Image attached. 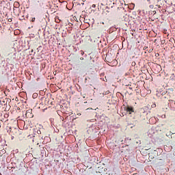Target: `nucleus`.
I'll return each mask as SVG.
<instances>
[{
	"label": "nucleus",
	"instance_id": "f257e3e1",
	"mask_svg": "<svg viewBox=\"0 0 175 175\" xmlns=\"http://www.w3.org/2000/svg\"><path fill=\"white\" fill-rule=\"evenodd\" d=\"M10 135H17L18 133V129L14 127H10L8 130Z\"/></svg>",
	"mask_w": 175,
	"mask_h": 175
},
{
	"label": "nucleus",
	"instance_id": "f03ea898",
	"mask_svg": "<svg viewBox=\"0 0 175 175\" xmlns=\"http://www.w3.org/2000/svg\"><path fill=\"white\" fill-rule=\"evenodd\" d=\"M166 91H167V95H168L170 98H172V96L174 95V88H168Z\"/></svg>",
	"mask_w": 175,
	"mask_h": 175
},
{
	"label": "nucleus",
	"instance_id": "7ed1b4c3",
	"mask_svg": "<svg viewBox=\"0 0 175 175\" xmlns=\"http://www.w3.org/2000/svg\"><path fill=\"white\" fill-rule=\"evenodd\" d=\"M125 110L127 111V113H129V114H132V113L135 112V110H133V107L129 105H127L125 107Z\"/></svg>",
	"mask_w": 175,
	"mask_h": 175
},
{
	"label": "nucleus",
	"instance_id": "20e7f679",
	"mask_svg": "<svg viewBox=\"0 0 175 175\" xmlns=\"http://www.w3.org/2000/svg\"><path fill=\"white\" fill-rule=\"evenodd\" d=\"M26 117L28 118H32V117H33V114H32V109L26 111Z\"/></svg>",
	"mask_w": 175,
	"mask_h": 175
},
{
	"label": "nucleus",
	"instance_id": "39448f33",
	"mask_svg": "<svg viewBox=\"0 0 175 175\" xmlns=\"http://www.w3.org/2000/svg\"><path fill=\"white\" fill-rule=\"evenodd\" d=\"M100 80H103V81L107 82V79L105 76V72L100 74Z\"/></svg>",
	"mask_w": 175,
	"mask_h": 175
},
{
	"label": "nucleus",
	"instance_id": "423d86ee",
	"mask_svg": "<svg viewBox=\"0 0 175 175\" xmlns=\"http://www.w3.org/2000/svg\"><path fill=\"white\" fill-rule=\"evenodd\" d=\"M167 94V91H161L160 92V94L163 96H165V94Z\"/></svg>",
	"mask_w": 175,
	"mask_h": 175
},
{
	"label": "nucleus",
	"instance_id": "0eeeda50",
	"mask_svg": "<svg viewBox=\"0 0 175 175\" xmlns=\"http://www.w3.org/2000/svg\"><path fill=\"white\" fill-rule=\"evenodd\" d=\"M153 51H154L153 49H150L148 50V53H152Z\"/></svg>",
	"mask_w": 175,
	"mask_h": 175
},
{
	"label": "nucleus",
	"instance_id": "6e6552de",
	"mask_svg": "<svg viewBox=\"0 0 175 175\" xmlns=\"http://www.w3.org/2000/svg\"><path fill=\"white\" fill-rule=\"evenodd\" d=\"M131 65H132V66H135L136 65V62H133L131 63Z\"/></svg>",
	"mask_w": 175,
	"mask_h": 175
},
{
	"label": "nucleus",
	"instance_id": "1a4fd4ad",
	"mask_svg": "<svg viewBox=\"0 0 175 175\" xmlns=\"http://www.w3.org/2000/svg\"><path fill=\"white\" fill-rule=\"evenodd\" d=\"M100 24H103V25H107V23L105 22H100Z\"/></svg>",
	"mask_w": 175,
	"mask_h": 175
},
{
	"label": "nucleus",
	"instance_id": "9d476101",
	"mask_svg": "<svg viewBox=\"0 0 175 175\" xmlns=\"http://www.w3.org/2000/svg\"><path fill=\"white\" fill-rule=\"evenodd\" d=\"M149 8H150V9H154V5H150L149 6Z\"/></svg>",
	"mask_w": 175,
	"mask_h": 175
},
{
	"label": "nucleus",
	"instance_id": "9b49d317",
	"mask_svg": "<svg viewBox=\"0 0 175 175\" xmlns=\"http://www.w3.org/2000/svg\"><path fill=\"white\" fill-rule=\"evenodd\" d=\"M0 103H1V105H3V103H5V101L0 100Z\"/></svg>",
	"mask_w": 175,
	"mask_h": 175
},
{
	"label": "nucleus",
	"instance_id": "f8f14e48",
	"mask_svg": "<svg viewBox=\"0 0 175 175\" xmlns=\"http://www.w3.org/2000/svg\"><path fill=\"white\" fill-rule=\"evenodd\" d=\"M92 8H96V5L95 4H93V5H92Z\"/></svg>",
	"mask_w": 175,
	"mask_h": 175
},
{
	"label": "nucleus",
	"instance_id": "ddd939ff",
	"mask_svg": "<svg viewBox=\"0 0 175 175\" xmlns=\"http://www.w3.org/2000/svg\"><path fill=\"white\" fill-rule=\"evenodd\" d=\"M35 20H36V18H33L31 19V21H32L33 23H34Z\"/></svg>",
	"mask_w": 175,
	"mask_h": 175
},
{
	"label": "nucleus",
	"instance_id": "4468645a",
	"mask_svg": "<svg viewBox=\"0 0 175 175\" xmlns=\"http://www.w3.org/2000/svg\"><path fill=\"white\" fill-rule=\"evenodd\" d=\"M9 23H12V18L8 19Z\"/></svg>",
	"mask_w": 175,
	"mask_h": 175
},
{
	"label": "nucleus",
	"instance_id": "2eb2a0df",
	"mask_svg": "<svg viewBox=\"0 0 175 175\" xmlns=\"http://www.w3.org/2000/svg\"><path fill=\"white\" fill-rule=\"evenodd\" d=\"M156 105L155 104H153L152 105V107H156Z\"/></svg>",
	"mask_w": 175,
	"mask_h": 175
},
{
	"label": "nucleus",
	"instance_id": "dca6fc26",
	"mask_svg": "<svg viewBox=\"0 0 175 175\" xmlns=\"http://www.w3.org/2000/svg\"><path fill=\"white\" fill-rule=\"evenodd\" d=\"M81 55H84V51H81Z\"/></svg>",
	"mask_w": 175,
	"mask_h": 175
},
{
	"label": "nucleus",
	"instance_id": "f3484780",
	"mask_svg": "<svg viewBox=\"0 0 175 175\" xmlns=\"http://www.w3.org/2000/svg\"><path fill=\"white\" fill-rule=\"evenodd\" d=\"M80 59H81V61H83V59H84V58L83 57H81Z\"/></svg>",
	"mask_w": 175,
	"mask_h": 175
},
{
	"label": "nucleus",
	"instance_id": "a211bd4d",
	"mask_svg": "<svg viewBox=\"0 0 175 175\" xmlns=\"http://www.w3.org/2000/svg\"><path fill=\"white\" fill-rule=\"evenodd\" d=\"M33 96H38V94H34L33 95Z\"/></svg>",
	"mask_w": 175,
	"mask_h": 175
},
{
	"label": "nucleus",
	"instance_id": "6ab92c4d",
	"mask_svg": "<svg viewBox=\"0 0 175 175\" xmlns=\"http://www.w3.org/2000/svg\"><path fill=\"white\" fill-rule=\"evenodd\" d=\"M166 98V96L161 97V99Z\"/></svg>",
	"mask_w": 175,
	"mask_h": 175
},
{
	"label": "nucleus",
	"instance_id": "aec40b11",
	"mask_svg": "<svg viewBox=\"0 0 175 175\" xmlns=\"http://www.w3.org/2000/svg\"><path fill=\"white\" fill-rule=\"evenodd\" d=\"M78 116H81V113H77Z\"/></svg>",
	"mask_w": 175,
	"mask_h": 175
},
{
	"label": "nucleus",
	"instance_id": "412c9836",
	"mask_svg": "<svg viewBox=\"0 0 175 175\" xmlns=\"http://www.w3.org/2000/svg\"><path fill=\"white\" fill-rule=\"evenodd\" d=\"M157 6H158V8H161V5H157Z\"/></svg>",
	"mask_w": 175,
	"mask_h": 175
},
{
	"label": "nucleus",
	"instance_id": "4be33fe9",
	"mask_svg": "<svg viewBox=\"0 0 175 175\" xmlns=\"http://www.w3.org/2000/svg\"><path fill=\"white\" fill-rule=\"evenodd\" d=\"M4 94H5V95H6V91H4Z\"/></svg>",
	"mask_w": 175,
	"mask_h": 175
},
{
	"label": "nucleus",
	"instance_id": "5701e85b",
	"mask_svg": "<svg viewBox=\"0 0 175 175\" xmlns=\"http://www.w3.org/2000/svg\"><path fill=\"white\" fill-rule=\"evenodd\" d=\"M130 90H132V88H129Z\"/></svg>",
	"mask_w": 175,
	"mask_h": 175
},
{
	"label": "nucleus",
	"instance_id": "b1692460",
	"mask_svg": "<svg viewBox=\"0 0 175 175\" xmlns=\"http://www.w3.org/2000/svg\"><path fill=\"white\" fill-rule=\"evenodd\" d=\"M148 1V2H150V0H147Z\"/></svg>",
	"mask_w": 175,
	"mask_h": 175
},
{
	"label": "nucleus",
	"instance_id": "393cba45",
	"mask_svg": "<svg viewBox=\"0 0 175 175\" xmlns=\"http://www.w3.org/2000/svg\"><path fill=\"white\" fill-rule=\"evenodd\" d=\"M38 133H40V131H39Z\"/></svg>",
	"mask_w": 175,
	"mask_h": 175
},
{
	"label": "nucleus",
	"instance_id": "a878e982",
	"mask_svg": "<svg viewBox=\"0 0 175 175\" xmlns=\"http://www.w3.org/2000/svg\"><path fill=\"white\" fill-rule=\"evenodd\" d=\"M38 133H40V131H39Z\"/></svg>",
	"mask_w": 175,
	"mask_h": 175
},
{
	"label": "nucleus",
	"instance_id": "bb28decb",
	"mask_svg": "<svg viewBox=\"0 0 175 175\" xmlns=\"http://www.w3.org/2000/svg\"><path fill=\"white\" fill-rule=\"evenodd\" d=\"M38 133H40V131H39Z\"/></svg>",
	"mask_w": 175,
	"mask_h": 175
}]
</instances>
